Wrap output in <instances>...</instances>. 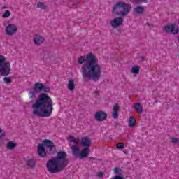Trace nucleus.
Returning <instances> with one entry per match:
<instances>
[{
  "label": "nucleus",
  "instance_id": "f257e3e1",
  "mask_svg": "<svg viewBox=\"0 0 179 179\" xmlns=\"http://www.w3.org/2000/svg\"><path fill=\"white\" fill-rule=\"evenodd\" d=\"M78 64H83L81 66V73L84 79L92 80L98 82L101 78V66L99 64V60L93 53H89L87 56H80L78 59Z\"/></svg>",
  "mask_w": 179,
  "mask_h": 179
},
{
  "label": "nucleus",
  "instance_id": "f03ea898",
  "mask_svg": "<svg viewBox=\"0 0 179 179\" xmlns=\"http://www.w3.org/2000/svg\"><path fill=\"white\" fill-rule=\"evenodd\" d=\"M52 99L47 93H41L35 103L32 105V113L36 117L47 118L52 114Z\"/></svg>",
  "mask_w": 179,
  "mask_h": 179
},
{
  "label": "nucleus",
  "instance_id": "7ed1b4c3",
  "mask_svg": "<svg viewBox=\"0 0 179 179\" xmlns=\"http://www.w3.org/2000/svg\"><path fill=\"white\" fill-rule=\"evenodd\" d=\"M69 163L66 152L59 151L55 157L50 159L47 162L46 168L48 172L52 174H57V173L64 171Z\"/></svg>",
  "mask_w": 179,
  "mask_h": 179
},
{
  "label": "nucleus",
  "instance_id": "20e7f679",
  "mask_svg": "<svg viewBox=\"0 0 179 179\" xmlns=\"http://www.w3.org/2000/svg\"><path fill=\"white\" fill-rule=\"evenodd\" d=\"M43 144L38 145V155L40 157H45L47 156V152H45V148L49 150V155H55L57 153V147H55V144L54 142L51 141V140H48L47 138L43 141ZM44 146L45 148H44Z\"/></svg>",
  "mask_w": 179,
  "mask_h": 179
},
{
  "label": "nucleus",
  "instance_id": "39448f33",
  "mask_svg": "<svg viewBox=\"0 0 179 179\" xmlns=\"http://www.w3.org/2000/svg\"><path fill=\"white\" fill-rule=\"evenodd\" d=\"M131 4L124 1H119L113 6L112 13L117 16H127L131 12Z\"/></svg>",
  "mask_w": 179,
  "mask_h": 179
},
{
  "label": "nucleus",
  "instance_id": "423d86ee",
  "mask_svg": "<svg viewBox=\"0 0 179 179\" xmlns=\"http://www.w3.org/2000/svg\"><path fill=\"white\" fill-rule=\"evenodd\" d=\"M41 92H44V93H50V92H51V88L50 86L45 85L43 83H36L33 87V90L29 93L30 95L29 99L31 100L36 99L37 94L41 93Z\"/></svg>",
  "mask_w": 179,
  "mask_h": 179
},
{
  "label": "nucleus",
  "instance_id": "0eeeda50",
  "mask_svg": "<svg viewBox=\"0 0 179 179\" xmlns=\"http://www.w3.org/2000/svg\"><path fill=\"white\" fill-rule=\"evenodd\" d=\"M10 63L6 62V57L0 55V75L1 76H8L10 75Z\"/></svg>",
  "mask_w": 179,
  "mask_h": 179
},
{
  "label": "nucleus",
  "instance_id": "6e6552de",
  "mask_svg": "<svg viewBox=\"0 0 179 179\" xmlns=\"http://www.w3.org/2000/svg\"><path fill=\"white\" fill-rule=\"evenodd\" d=\"M164 31L167 34L172 33L173 36H177L178 34V29H176V24H167L164 27Z\"/></svg>",
  "mask_w": 179,
  "mask_h": 179
},
{
  "label": "nucleus",
  "instance_id": "1a4fd4ad",
  "mask_svg": "<svg viewBox=\"0 0 179 179\" xmlns=\"http://www.w3.org/2000/svg\"><path fill=\"white\" fill-rule=\"evenodd\" d=\"M108 116V115L107 114V113L104 111H98L95 113L94 120H96V121H97L98 122H101V121H106Z\"/></svg>",
  "mask_w": 179,
  "mask_h": 179
},
{
  "label": "nucleus",
  "instance_id": "9d476101",
  "mask_svg": "<svg viewBox=\"0 0 179 179\" xmlns=\"http://www.w3.org/2000/svg\"><path fill=\"white\" fill-rule=\"evenodd\" d=\"M17 31V27L14 24H10L6 27V33L8 36H13Z\"/></svg>",
  "mask_w": 179,
  "mask_h": 179
},
{
  "label": "nucleus",
  "instance_id": "9b49d317",
  "mask_svg": "<svg viewBox=\"0 0 179 179\" xmlns=\"http://www.w3.org/2000/svg\"><path fill=\"white\" fill-rule=\"evenodd\" d=\"M123 22L124 19L122 17H116L110 21V26H112V27H118V26L122 24Z\"/></svg>",
  "mask_w": 179,
  "mask_h": 179
},
{
  "label": "nucleus",
  "instance_id": "f8f14e48",
  "mask_svg": "<svg viewBox=\"0 0 179 179\" xmlns=\"http://www.w3.org/2000/svg\"><path fill=\"white\" fill-rule=\"evenodd\" d=\"M81 146L84 148H90L92 146V141L88 137H83L80 142Z\"/></svg>",
  "mask_w": 179,
  "mask_h": 179
},
{
  "label": "nucleus",
  "instance_id": "ddd939ff",
  "mask_svg": "<svg viewBox=\"0 0 179 179\" xmlns=\"http://www.w3.org/2000/svg\"><path fill=\"white\" fill-rule=\"evenodd\" d=\"M120 111V105L118 103H115L113 106V114L112 117L114 118V120H117L118 118V112Z\"/></svg>",
  "mask_w": 179,
  "mask_h": 179
},
{
  "label": "nucleus",
  "instance_id": "4468645a",
  "mask_svg": "<svg viewBox=\"0 0 179 179\" xmlns=\"http://www.w3.org/2000/svg\"><path fill=\"white\" fill-rule=\"evenodd\" d=\"M44 43V38L43 36L36 35L34 37V43L36 45H41Z\"/></svg>",
  "mask_w": 179,
  "mask_h": 179
},
{
  "label": "nucleus",
  "instance_id": "2eb2a0df",
  "mask_svg": "<svg viewBox=\"0 0 179 179\" xmlns=\"http://www.w3.org/2000/svg\"><path fill=\"white\" fill-rule=\"evenodd\" d=\"M72 155L76 157H79L80 155V150L78 148V145H73L71 146Z\"/></svg>",
  "mask_w": 179,
  "mask_h": 179
},
{
  "label": "nucleus",
  "instance_id": "dca6fc26",
  "mask_svg": "<svg viewBox=\"0 0 179 179\" xmlns=\"http://www.w3.org/2000/svg\"><path fill=\"white\" fill-rule=\"evenodd\" d=\"M90 150L89 148H84L81 151H80V159H86V157L89 156Z\"/></svg>",
  "mask_w": 179,
  "mask_h": 179
},
{
  "label": "nucleus",
  "instance_id": "f3484780",
  "mask_svg": "<svg viewBox=\"0 0 179 179\" xmlns=\"http://www.w3.org/2000/svg\"><path fill=\"white\" fill-rule=\"evenodd\" d=\"M36 159H30L26 161V165L29 167V169H34L36 167Z\"/></svg>",
  "mask_w": 179,
  "mask_h": 179
},
{
  "label": "nucleus",
  "instance_id": "a211bd4d",
  "mask_svg": "<svg viewBox=\"0 0 179 179\" xmlns=\"http://www.w3.org/2000/svg\"><path fill=\"white\" fill-rule=\"evenodd\" d=\"M134 108L135 111H136L138 114H142L143 113V108L142 107V105L139 103H135Z\"/></svg>",
  "mask_w": 179,
  "mask_h": 179
},
{
  "label": "nucleus",
  "instance_id": "6ab92c4d",
  "mask_svg": "<svg viewBox=\"0 0 179 179\" xmlns=\"http://www.w3.org/2000/svg\"><path fill=\"white\" fill-rule=\"evenodd\" d=\"M67 87L70 92H73L75 90V81L73 79H71L69 80V83Z\"/></svg>",
  "mask_w": 179,
  "mask_h": 179
},
{
  "label": "nucleus",
  "instance_id": "aec40b11",
  "mask_svg": "<svg viewBox=\"0 0 179 179\" xmlns=\"http://www.w3.org/2000/svg\"><path fill=\"white\" fill-rule=\"evenodd\" d=\"M51 52H43V53H41V57L43 61H45L47 59H50V58H51Z\"/></svg>",
  "mask_w": 179,
  "mask_h": 179
},
{
  "label": "nucleus",
  "instance_id": "412c9836",
  "mask_svg": "<svg viewBox=\"0 0 179 179\" xmlns=\"http://www.w3.org/2000/svg\"><path fill=\"white\" fill-rule=\"evenodd\" d=\"M135 125H136V120H135L134 116H131L129 120V126L130 128H134Z\"/></svg>",
  "mask_w": 179,
  "mask_h": 179
},
{
  "label": "nucleus",
  "instance_id": "4be33fe9",
  "mask_svg": "<svg viewBox=\"0 0 179 179\" xmlns=\"http://www.w3.org/2000/svg\"><path fill=\"white\" fill-rule=\"evenodd\" d=\"M16 146H17V144H16V143H14L13 141H9L7 143V148L9 149V150L15 149Z\"/></svg>",
  "mask_w": 179,
  "mask_h": 179
},
{
  "label": "nucleus",
  "instance_id": "5701e85b",
  "mask_svg": "<svg viewBox=\"0 0 179 179\" xmlns=\"http://www.w3.org/2000/svg\"><path fill=\"white\" fill-rule=\"evenodd\" d=\"M134 13H137L138 15H142L143 13V10H145V8L142 6H138L134 8Z\"/></svg>",
  "mask_w": 179,
  "mask_h": 179
},
{
  "label": "nucleus",
  "instance_id": "b1692460",
  "mask_svg": "<svg viewBox=\"0 0 179 179\" xmlns=\"http://www.w3.org/2000/svg\"><path fill=\"white\" fill-rule=\"evenodd\" d=\"M139 69H140L139 66H134L131 69V73H134V75H138L139 74Z\"/></svg>",
  "mask_w": 179,
  "mask_h": 179
},
{
  "label": "nucleus",
  "instance_id": "393cba45",
  "mask_svg": "<svg viewBox=\"0 0 179 179\" xmlns=\"http://www.w3.org/2000/svg\"><path fill=\"white\" fill-rule=\"evenodd\" d=\"M37 8H38L39 9H43V10H45V9H47V6L44 5V3L41 1H38L37 3Z\"/></svg>",
  "mask_w": 179,
  "mask_h": 179
},
{
  "label": "nucleus",
  "instance_id": "a878e982",
  "mask_svg": "<svg viewBox=\"0 0 179 179\" xmlns=\"http://www.w3.org/2000/svg\"><path fill=\"white\" fill-rule=\"evenodd\" d=\"M3 82L6 85H10L12 83V78L10 77H4Z\"/></svg>",
  "mask_w": 179,
  "mask_h": 179
},
{
  "label": "nucleus",
  "instance_id": "bb28decb",
  "mask_svg": "<svg viewBox=\"0 0 179 179\" xmlns=\"http://www.w3.org/2000/svg\"><path fill=\"white\" fill-rule=\"evenodd\" d=\"M12 15V13H10L9 10H6L4 13L2 15V17L3 19H6V17H9Z\"/></svg>",
  "mask_w": 179,
  "mask_h": 179
},
{
  "label": "nucleus",
  "instance_id": "cd10ccee",
  "mask_svg": "<svg viewBox=\"0 0 179 179\" xmlns=\"http://www.w3.org/2000/svg\"><path fill=\"white\" fill-rule=\"evenodd\" d=\"M114 172L117 174L118 176H121L122 174V169L118 167H115L114 169Z\"/></svg>",
  "mask_w": 179,
  "mask_h": 179
},
{
  "label": "nucleus",
  "instance_id": "c85d7f7f",
  "mask_svg": "<svg viewBox=\"0 0 179 179\" xmlns=\"http://www.w3.org/2000/svg\"><path fill=\"white\" fill-rule=\"evenodd\" d=\"M116 148L117 149L122 150V149H124V148H125V144L122 143H117L116 145Z\"/></svg>",
  "mask_w": 179,
  "mask_h": 179
},
{
  "label": "nucleus",
  "instance_id": "c756f323",
  "mask_svg": "<svg viewBox=\"0 0 179 179\" xmlns=\"http://www.w3.org/2000/svg\"><path fill=\"white\" fill-rule=\"evenodd\" d=\"M68 141H69V142H71V143L73 142L74 143V142H76V138H75V137L71 136L69 138Z\"/></svg>",
  "mask_w": 179,
  "mask_h": 179
},
{
  "label": "nucleus",
  "instance_id": "7c9ffc66",
  "mask_svg": "<svg viewBox=\"0 0 179 179\" xmlns=\"http://www.w3.org/2000/svg\"><path fill=\"white\" fill-rule=\"evenodd\" d=\"M171 142L173 143H179V138H172L171 139Z\"/></svg>",
  "mask_w": 179,
  "mask_h": 179
},
{
  "label": "nucleus",
  "instance_id": "2f4dec72",
  "mask_svg": "<svg viewBox=\"0 0 179 179\" xmlns=\"http://www.w3.org/2000/svg\"><path fill=\"white\" fill-rule=\"evenodd\" d=\"M97 176H98V177H99L100 178H103V177H104V173H103V172H98V173H97Z\"/></svg>",
  "mask_w": 179,
  "mask_h": 179
},
{
  "label": "nucleus",
  "instance_id": "473e14b6",
  "mask_svg": "<svg viewBox=\"0 0 179 179\" xmlns=\"http://www.w3.org/2000/svg\"><path fill=\"white\" fill-rule=\"evenodd\" d=\"M131 1H134V2H138V3L144 2L145 3L148 2V0H131Z\"/></svg>",
  "mask_w": 179,
  "mask_h": 179
},
{
  "label": "nucleus",
  "instance_id": "72a5a7b5",
  "mask_svg": "<svg viewBox=\"0 0 179 179\" xmlns=\"http://www.w3.org/2000/svg\"><path fill=\"white\" fill-rule=\"evenodd\" d=\"M113 179H124V178H122L121 176H115L113 178Z\"/></svg>",
  "mask_w": 179,
  "mask_h": 179
},
{
  "label": "nucleus",
  "instance_id": "f704fd0d",
  "mask_svg": "<svg viewBox=\"0 0 179 179\" xmlns=\"http://www.w3.org/2000/svg\"><path fill=\"white\" fill-rule=\"evenodd\" d=\"M6 136V133L3 132L0 134V138H5Z\"/></svg>",
  "mask_w": 179,
  "mask_h": 179
},
{
  "label": "nucleus",
  "instance_id": "c9c22d12",
  "mask_svg": "<svg viewBox=\"0 0 179 179\" xmlns=\"http://www.w3.org/2000/svg\"><path fill=\"white\" fill-rule=\"evenodd\" d=\"M74 143H79V139L76 138V141H74Z\"/></svg>",
  "mask_w": 179,
  "mask_h": 179
},
{
  "label": "nucleus",
  "instance_id": "e433bc0d",
  "mask_svg": "<svg viewBox=\"0 0 179 179\" xmlns=\"http://www.w3.org/2000/svg\"><path fill=\"white\" fill-rule=\"evenodd\" d=\"M146 24H147V26H148V27H150V26H152V24H150V23H149V22H147Z\"/></svg>",
  "mask_w": 179,
  "mask_h": 179
},
{
  "label": "nucleus",
  "instance_id": "4c0bfd02",
  "mask_svg": "<svg viewBox=\"0 0 179 179\" xmlns=\"http://www.w3.org/2000/svg\"><path fill=\"white\" fill-rule=\"evenodd\" d=\"M94 94H100V92H99V91H95V92H94Z\"/></svg>",
  "mask_w": 179,
  "mask_h": 179
},
{
  "label": "nucleus",
  "instance_id": "58836bf2",
  "mask_svg": "<svg viewBox=\"0 0 179 179\" xmlns=\"http://www.w3.org/2000/svg\"><path fill=\"white\" fill-rule=\"evenodd\" d=\"M0 134H2V129L0 127Z\"/></svg>",
  "mask_w": 179,
  "mask_h": 179
},
{
  "label": "nucleus",
  "instance_id": "ea45409f",
  "mask_svg": "<svg viewBox=\"0 0 179 179\" xmlns=\"http://www.w3.org/2000/svg\"><path fill=\"white\" fill-rule=\"evenodd\" d=\"M6 8H8V6H3V9H6Z\"/></svg>",
  "mask_w": 179,
  "mask_h": 179
},
{
  "label": "nucleus",
  "instance_id": "a19ab883",
  "mask_svg": "<svg viewBox=\"0 0 179 179\" xmlns=\"http://www.w3.org/2000/svg\"><path fill=\"white\" fill-rule=\"evenodd\" d=\"M92 160H97V159H96V158H92Z\"/></svg>",
  "mask_w": 179,
  "mask_h": 179
},
{
  "label": "nucleus",
  "instance_id": "79ce46f5",
  "mask_svg": "<svg viewBox=\"0 0 179 179\" xmlns=\"http://www.w3.org/2000/svg\"><path fill=\"white\" fill-rule=\"evenodd\" d=\"M177 29H178V30H179V27H178V28H177Z\"/></svg>",
  "mask_w": 179,
  "mask_h": 179
}]
</instances>
